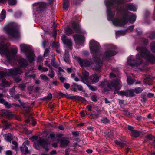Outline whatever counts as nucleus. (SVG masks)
I'll return each mask as SVG.
<instances>
[{
    "label": "nucleus",
    "mask_w": 155,
    "mask_h": 155,
    "mask_svg": "<svg viewBox=\"0 0 155 155\" xmlns=\"http://www.w3.org/2000/svg\"><path fill=\"white\" fill-rule=\"evenodd\" d=\"M138 51L141 52V56H139V53L136 55V58L134 60L132 56H130L128 58L127 64L132 67H137L140 66L142 63V58L143 57L147 61L153 63L155 62V57L150 55L149 51L145 48L138 47L136 48Z\"/></svg>",
    "instance_id": "f257e3e1"
},
{
    "label": "nucleus",
    "mask_w": 155,
    "mask_h": 155,
    "mask_svg": "<svg viewBox=\"0 0 155 155\" xmlns=\"http://www.w3.org/2000/svg\"><path fill=\"white\" fill-rule=\"evenodd\" d=\"M129 17L130 23L134 22L136 20V17L135 15L127 13L123 18H116L113 19L112 20V23L116 26H123L127 23Z\"/></svg>",
    "instance_id": "f03ea898"
},
{
    "label": "nucleus",
    "mask_w": 155,
    "mask_h": 155,
    "mask_svg": "<svg viewBox=\"0 0 155 155\" xmlns=\"http://www.w3.org/2000/svg\"><path fill=\"white\" fill-rule=\"evenodd\" d=\"M3 44L0 46V54L1 55H5L8 60V62L12 65H14V63L16 61V56L15 55L17 53V50L16 48L13 49L10 52L6 48L2 46Z\"/></svg>",
    "instance_id": "7ed1b4c3"
},
{
    "label": "nucleus",
    "mask_w": 155,
    "mask_h": 155,
    "mask_svg": "<svg viewBox=\"0 0 155 155\" xmlns=\"http://www.w3.org/2000/svg\"><path fill=\"white\" fill-rule=\"evenodd\" d=\"M108 87L110 89L114 91V94L117 92L118 94L122 96H128L127 91H122L118 92L117 91V90H120L122 87L121 81L119 79L112 81L108 85Z\"/></svg>",
    "instance_id": "20e7f679"
},
{
    "label": "nucleus",
    "mask_w": 155,
    "mask_h": 155,
    "mask_svg": "<svg viewBox=\"0 0 155 155\" xmlns=\"http://www.w3.org/2000/svg\"><path fill=\"white\" fill-rule=\"evenodd\" d=\"M21 50L25 52L28 61L31 62L34 60L33 51L32 48L28 45L22 44L20 45Z\"/></svg>",
    "instance_id": "39448f33"
},
{
    "label": "nucleus",
    "mask_w": 155,
    "mask_h": 155,
    "mask_svg": "<svg viewBox=\"0 0 155 155\" xmlns=\"http://www.w3.org/2000/svg\"><path fill=\"white\" fill-rule=\"evenodd\" d=\"M55 134L54 133H51L50 134V137L47 140L40 139L39 140V144L43 146L45 151H48L49 150L47 146L49 145L50 143L55 141Z\"/></svg>",
    "instance_id": "423d86ee"
},
{
    "label": "nucleus",
    "mask_w": 155,
    "mask_h": 155,
    "mask_svg": "<svg viewBox=\"0 0 155 155\" xmlns=\"http://www.w3.org/2000/svg\"><path fill=\"white\" fill-rule=\"evenodd\" d=\"M21 72L20 68H18L14 69H11L9 70L8 72L5 73L2 71H0V78H2L5 76H13Z\"/></svg>",
    "instance_id": "0eeeda50"
},
{
    "label": "nucleus",
    "mask_w": 155,
    "mask_h": 155,
    "mask_svg": "<svg viewBox=\"0 0 155 155\" xmlns=\"http://www.w3.org/2000/svg\"><path fill=\"white\" fill-rule=\"evenodd\" d=\"M10 28L6 30L7 34L12 37L17 38L19 36L18 30L16 29L14 26L9 25Z\"/></svg>",
    "instance_id": "6e6552de"
},
{
    "label": "nucleus",
    "mask_w": 155,
    "mask_h": 155,
    "mask_svg": "<svg viewBox=\"0 0 155 155\" xmlns=\"http://www.w3.org/2000/svg\"><path fill=\"white\" fill-rule=\"evenodd\" d=\"M90 43L91 51V52L94 54V56L95 57V55L98 54L99 44L98 42L95 41L94 40H91Z\"/></svg>",
    "instance_id": "1a4fd4ad"
},
{
    "label": "nucleus",
    "mask_w": 155,
    "mask_h": 155,
    "mask_svg": "<svg viewBox=\"0 0 155 155\" xmlns=\"http://www.w3.org/2000/svg\"><path fill=\"white\" fill-rule=\"evenodd\" d=\"M75 59L79 63L81 66L82 67H89L92 64L91 61L86 60H81V58L76 56H74Z\"/></svg>",
    "instance_id": "9d476101"
},
{
    "label": "nucleus",
    "mask_w": 155,
    "mask_h": 155,
    "mask_svg": "<svg viewBox=\"0 0 155 155\" xmlns=\"http://www.w3.org/2000/svg\"><path fill=\"white\" fill-rule=\"evenodd\" d=\"M43 3L41 2H39L33 4V12L35 14L40 13L41 12Z\"/></svg>",
    "instance_id": "9b49d317"
},
{
    "label": "nucleus",
    "mask_w": 155,
    "mask_h": 155,
    "mask_svg": "<svg viewBox=\"0 0 155 155\" xmlns=\"http://www.w3.org/2000/svg\"><path fill=\"white\" fill-rule=\"evenodd\" d=\"M61 39L63 43L71 48L72 44L71 39L66 37L64 35H62Z\"/></svg>",
    "instance_id": "f8f14e48"
},
{
    "label": "nucleus",
    "mask_w": 155,
    "mask_h": 155,
    "mask_svg": "<svg viewBox=\"0 0 155 155\" xmlns=\"http://www.w3.org/2000/svg\"><path fill=\"white\" fill-rule=\"evenodd\" d=\"M73 37L76 44L78 45H81L84 41V37L81 35H73Z\"/></svg>",
    "instance_id": "ddd939ff"
},
{
    "label": "nucleus",
    "mask_w": 155,
    "mask_h": 155,
    "mask_svg": "<svg viewBox=\"0 0 155 155\" xmlns=\"http://www.w3.org/2000/svg\"><path fill=\"white\" fill-rule=\"evenodd\" d=\"M116 54V52L112 50H106L103 56V60L107 59L109 57L114 55Z\"/></svg>",
    "instance_id": "4468645a"
},
{
    "label": "nucleus",
    "mask_w": 155,
    "mask_h": 155,
    "mask_svg": "<svg viewBox=\"0 0 155 155\" xmlns=\"http://www.w3.org/2000/svg\"><path fill=\"white\" fill-rule=\"evenodd\" d=\"M124 2L122 0L118 1L117 0H112L111 2H105L107 7H108L112 6L116 3L117 5L123 3Z\"/></svg>",
    "instance_id": "2eb2a0df"
},
{
    "label": "nucleus",
    "mask_w": 155,
    "mask_h": 155,
    "mask_svg": "<svg viewBox=\"0 0 155 155\" xmlns=\"http://www.w3.org/2000/svg\"><path fill=\"white\" fill-rule=\"evenodd\" d=\"M83 76L81 77V81L83 83H85V81L88 80L89 74L88 72L85 71H83Z\"/></svg>",
    "instance_id": "dca6fc26"
},
{
    "label": "nucleus",
    "mask_w": 155,
    "mask_h": 155,
    "mask_svg": "<svg viewBox=\"0 0 155 155\" xmlns=\"http://www.w3.org/2000/svg\"><path fill=\"white\" fill-rule=\"evenodd\" d=\"M71 26L75 32L79 33L80 31V28L78 24L73 22L72 23Z\"/></svg>",
    "instance_id": "f3484780"
},
{
    "label": "nucleus",
    "mask_w": 155,
    "mask_h": 155,
    "mask_svg": "<svg viewBox=\"0 0 155 155\" xmlns=\"http://www.w3.org/2000/svg\"><path fill=\"white\" fill-rule=\"evenodd\" d=\"M126 9L131 11H136L137 9L136 7L132 4L130 3L126 5Z\"/></svg>",
    "instance_id": "a211bd4d"
},
{
    "label": "nucleus",
    "mask_w": 155,
    "mask_h": 155,
    "mask_svg": "<svg viewBox=\"0 0 155 155\" xmlns=\"http://www.w3.org/2000/svg\"><path fill=\"white\" fill-rule=\"evenodd\" d=\"M107 19L108 20H111L114 16V13H113L109 9H107Z\"/></svg>",
    "instance_id": "6ab92c4d"
},
{
    "label": "nucleus",
    "mask_w": 155,
    "mask_h": 155,
    "mask_svg": "<svg viewBox=\"0 0 155 155\" xmlns=\"http://www.w3.org/2000/svg\"><path fill=\"white\" fill-rule=\"evenodd\" d=\"M92 79V82L93 84L97 83L99 80V77L98 75L97 74H95L91 77Z\"/></svg>",
    "instance_id": "aec40b11"
},
{
    "label": "nucleus",
    "mask_w": 155,
    "mask_h": 155,
    "mask_svg": "<svg viewBox=\"0 0 155 155\" xmlns=\"http://www.w3.org/2000/svg\"><path fill=\"white\" fill-rule=\"evenodd\" d=\"M18 62L20 65L23 67L26 66L27 64V62L23 58H20L18 61Z\"/></svg>",
    "instance_id": "412c9836"
},
{
    "label": "nucleus",
    "mask_w": 155,
    "mask_h": 155,
    "mask_svg": "<svg viewBox=\"0 0 155 155\" xmlns=\"http://www.w3.org/2000/svg\"><path fill=\"white\" fill-rule=\"evenodd\" d=\"M69 142L67 140L64 139H61L60 141V143L61 146H67L69 143Z\"/></svg>",
    "instance_id": "4be33fe9"
},
{
    "label": "nucleus",
    "mask_w": 155,
    "mask_h": 155,
    "mask_svg": "<svg viewBox=\"0 0 155 155\" xmlns=\"http://www.w3.org/2000/svg\"><path fill=\"white\" fill-rule=\"evenodd\" d=\"M69 7V2L68 0H64V10L66 11Z\"/></svg>",
    "instance_id": "5701e85b"
},
{
    "label": "nucleus",
    "mask_w": 155,
    "mask_h": 155,
    "mask_svg": "<svg viewBox=\"0 0 155 155\" xmlns=\"http://www.w3.org/2000/svg\"><path fill=\"white\" fill-rule=\"evenodd\" d=\"M154 79V78L152 77H149L144 80V82L145 84H147L149 85L151 84L150 83V80H153Z\"/></svg>",
    "instance_id": "b1692460"
},
{
    "label": "nucleus",
    "mask_w": 155,
    "mask_h": 155,
    "mask_svg": "<svg viewBox=\"0 0 155 155\" xmlns=\"http://www.w3.org/2000/svg\"><path fill=\"white\" fill-rule=\"evenodd\" d=\"M97 59H96L95 58H94V60L96 61L97 62H98V64H97V66L95 68V69L96 70H98L102 66V63H101L99 61L100 60L98 58H97Z\"/></svg>",
    "instance_id": "393cba45"
},
{
    "label": "nucleus",
    "mask_w": 155,
    "mask_h": 155,
    "mask_svg": "<svg viewBox=\"0 0 155 155\" xmlns=\"http://www.w3.org/2000/svg\"><path fill=\"white\" fill-rule=\"evenodd\" d=\"M20 149L22 152L26 153H28L29 152L28 150V147L26 146H21L20 147Z\"/></svg>",
    "instance_id": "a878e982"
},
{
    "label": "nucleus",
    "mask_w": 155,
    "mask_h": 155,
    "mask_svg": "<svg viewBox=\"0 0 155 155\" xmlns=\"http://www.w3.org/2000/svg\"><path fill=\"white\" fill-rule=\"evenodd\" d=\"M126 33V31H119L116 32V36H119L124 35Z\"/></svg>",
    "instance_id": "bb28decb"
},
{
    "label": "nucleus",
    "mask_w": 155,
    "mask_h": 155,
    "mask_svg": "<svg viewBox=\"0 0 155 155\" xmlns=\"http://www.w3.org/2000/svg\"><path fill=\"white\" fill-rule=\"evenodd\" d=\"M65 97L68 99H78V97L76 96H71L69 95L66 94H65Z\"/></svg>",
    "instance_id": "cd10ccee"
},
{
    "label": "nucleus",
    "mask_w": 155,
    "mask_h": 155,
    "mask_svg": "<svg viewBox=\"0 0 155 155\" xmlns=\"http://www.w3.org/2000/svg\"><path fill=\"white\" fill-rule=\"evenodd\" d=\"M6 11L3 10L0 14V18L1 19H4L5 18Z\"/></svg>",
    "instance_id": "c85d7f7f"
},
{
    "label": "nucleus",
    "mask_w": 155,
    "mask_h": 155,
    "mask_svg": "<svg viewBox=\"0 0 155 155\" xmlns=\"http://www.w3.org/2000/svg\"><path fill=\"white\" fill-rule=\"evenodd\" d=\"M2 85L3 86H9V84L5 79H3L2 81Z\"/></svg>",
    "instance_id": "c756f323"
},
{
    "label": "nucleus",
    "mask_w": 155,
    "mask_h": 155,
    "mask_svg": "<svg viewBox=\"0 0 155 155\" xmlns=\"http://www.w3.org/2000/svg\"><path fill=\"white\" fill-rule=\"evenodd\" d=\"M38 69L40 71L43 72H45L47 71H48V69L47 68H43L40 65H39L38 66Z\"/></svg>",
    "instance_id": "7c9ffc66"
},
{
    "label": "nucleus",
    "mask_w": 155,
    "mask_h": 155,
    "mask_svg": "<svg viewBox=\"0 0 155 155\" xmlns=\"http://www.w3.org/2000/svg\"><path fill=\"white\" fill-rule=\"evenodd\" d=\"M130 133L132 136L134 137H138L139 135V133L137 131L134 130L132 131Z\"/></svg>",
    "instance_id": "2f4dec72"
},
{
    "label": "nucleus",
    "mask_w": 155,
    "mask_h": 155,
    "mask_svg": "<svg viewBox=\"0 0 155 155\" xmlns=\"http://www.w3.org/2000/svg\"><path fill=\"white\" fill-rule=\"evenodd\" d=\"M127 81L128 84L129 85L132 84L134 82V80L132 79V78L130 77H127Z\"/></svg>",
    "instance_id": "473e14b6"
},
{
    "label": "nucleus",
    "mask_w": 155,
    "mask_h": 155,
    "mask_svg": "<svg viewBox=\"0 0 155 155\" xmlns=\"http://www.w3.org/2000/svg\"><path fill=\"white\" fill-rule=\"evenodd\" d=\"M143 90V89L140 87H137L135 89L134 92L137 94L141 93Z\"/></svg>",
    "instance_id": "72a5a7b5"
},
{
    "label": "nucleus",
    "mask_w": 155,
    "mask_h": 155,
    "mask_svg": "<svg viewBox=\"0 0 155 155\" xmlns=\"http://www.w3.org/2000/svg\"><path fill=\"white\" fill-rule=\"evenodd\" d=\"M115 143L116 144L120 145L121 147H123L124 144L122 140H115Z\"/></svg>",
    "instance_id": "f704fd0d"
},
{
    "label": "nucleus",
    "mask_w": 155,
    "mask_h": 155,
    "mask_svg": "<svg viewBox=\"0 0 155 155\" xmlns=\"http://www.w3.org/2000/svg\"><path fill=\"white\" fill-rule=\"evenodd\" d=\"M101 121L103 123L105 124L109 123L110 122V120L106 118H104L102 119Z\"/></svg>",
    "instance_id": "c9c22d12"
},
{
    "label": "nucleus",
    "mask_w": 155,
    "mask_h": 155,
    "mask_svg": "<svg viewBox=\"0 0 155 155\" xmlns=\"http://www.w3.org/2000/svg\"><path fill=\"white\" fill-rule=\"evenodd\" d=\"M85 84H86V85L89 87V89H90L91 90L93 91H94L96 90V88L95 87L92 86L90 85L89 83H85Z\"/></svg>",
    "instance_id": "e433bc0d"
},
{
    "label": "nucleus",
    "mask_w": 155,
    "mask_h": 155,
    "mask_svg": "<svg viewBox=\"0 0 155 155\" xmlns=\"http://www.w3.org/2000/svg\"><path fill=\"white\" fill-rule=\"evenodd\" d=\"M134 91L133 90H127L128 96H133L134 95Z\"/></svg>",
    "instance_id": "4c0bfd02"
},
{
    "label": "nucleus",
    "mask_w": 155,
    "mask_h": 155,
    "mask_svg": "<svg viewBox=\"0 0 155 155\" xmlns=\"http://www.w3.org/2000/svg\"><path fill=\"white\" fill-rule=\"evenodd\" d=\"M66 33L67 35H69L73 33V31L69 28L67 27L66 29Z\"/></svg>",
    "instance_id": "58836bf2"
},
{
    "label": "nucleus",
    "mask_w": 155,
    "mask_h": 155,
    "mask_svg": "<svg viewBox=\"0 0 155 155\" xmlns=\"http://www.w3.org/2000/svg\"><path fill=\"white\" fill-rule=\"evenodd\" d=\"M12 148L13 149H16L18 146L17 143L15 141H13L12 143Z\"/></svg>",
    "instance_id": "ea45409f"
},
{
    "label": "nucleus",
    "mask_w": 155,
    "mask_h": 155,
    "mask_svg": "<svg viewBox=\"0 0 155 155\" xmlns=\"http://www.w3.org/2000/svg\"><path fill=\"white\" fill-rule=\"evenodd\" d=\"M51 64L54 67L57 68L58 67V65L55 62L54 60H53L51 61Z\"/></svg>",
    "instance_id": "a19ab883"
},
{
    "label": "nucleus",
    "mask_w": 155,
    "mask_h": 155,
    "mask_svg": "<svg viewBox=\"0 0 155 155\" xmlns=\"http://www.w3.org/2000/svg\"><path fill=\"white\" fill-rule=\"evenodd\" d=\"M3 103L4 105L5 106V107L7 108H9L11 107V104L7 102H5L4 101Z\"/></svg>",
    "instance_id": "79ce46f5"
},
{
    "label": "nucleus",
    "mask_w": 155,
    "mask_h": 155,
    "mask_svg": "<svg viewBox=\"0 0 155 155\" xmlns=\"http://www.w3.org/2000/svg\"><path fill=\"white\" fill-rule=\"evenodd\" d=\"M151 47L152 51L155 52V42H152L151 44Z\"/></svg>",
    "instance_id": "37998d69"
},
{
    "label": "nucleus",
    "mask_w": 155,
    "mask_h": 155,
    "mask_svg": "<svg viewBox=\"0 0 155 155\" xmlns=\"http://www.w3.org/2000/svg\"><path fill=\"white\" fill-rule=\"evenodd\" d=\"M9 3L10 5H13L16 3V0H9Z\"/></svg>",
    "instance_id": "c03bdc74"
},
{
    "label": "nucleus",
    "mask_w": 155,
    "mask_h": 155,
    "mask_svg": "<svg viewBox=\"0 0 155 155\" xmlns=\"http://www.w3.org/2000/svg\"><path fill=\"white\" fill-rule=\"evenodd\" d=\"M50 74H49L48 75L51 78H52L54 76V73L53 71L51 70L50 71Z\"/></svg>",
    "instance_id": "a18cd8bd"
},
{
    "label": "nucleus",
    "mask_w": 155,
    "mask_h": 155,
    "mask_svg": "<svg viewBox=\"0 0 155 155\" xmlns=\"http://www.w3.org/2000/svg\"><path fill=\"white\" fill-rule=\"evenodd\" d=\"M69 55L68 54H65L64 57V61L65 62H67L68 61Z\"/></svg>",
    "instance_id": "49530a36"
},
{
    "label": "nucleus",
    "mask_w": 155,
    "mask_h": 155,
    "mask_svg": "<svg viewBox=\"0 0 155 155\" xmlns=\"http://www.w3.org/2000/svg\"><path fill=\"white\" fill-rule=\"evenodd\" d=\"M41 78L45 81H48V77L45 75H42L41 76Z\"/></svg>",
    "instance_id": "de8ad7c7"
},
{
    "label": "nucleus",
    "mask_w": 155,
    "mask_h": 155,
    "mask_svg": "<svg viewBox=\"0 0 155 155\" xmlns=\"http://www.w3.org/2000/svg\"><path fill=\"white\" fill-rule=\"evenodd\" d=\"M29 145V142L28 140L25 141L23 143V146H28Z\"/></svg>",
    "instance_id": "09e8293b"
},
{
    "label": "nucleus",
    "mask_w": 155,
    "mask_h": 155,
    "mask_svg": "<svg viewBox=\"0 0 155 155\" xmlns=\"http://www.w3.org/2000/svg\"><path fill=\"white\" fill-rule=\"evenodd\" d=\"M152 135L149 134L146 136V137L147 140H150L152 139Z\"/></svg>",
    "instance_id": "8fccbe9b"
},
{
    "label": "nucleus",
    "mask_w": 155,
    "mask_h": 155,
    "mask_svg": "<svg viewBox=\"0 0 155 155\" xmlns=\"http://www.w3.org/2000/svg\"><path fill=\"white\" fill-rule=\"evenodd\" d=\"M3 97V95L1 94H0V103H2L4 101V100L2 98Z\"/></svg>",
    "instance_id": "3c124183"
},
{
    "label": "nucleus",
    "mask_w": 155,
    "mask_h": 155,
    "mask_svg": "<svg viewBox=\"0 0 155 155\" xmlns=\"http://www.w3.org/2000/svg\"><path fill=\"white\" fill-rule=\"evenodd\" d=\"M49 50L47 49L45 50V51L44 54V57H45L49 53Z\"/></svg>",
    "instance_id": "603ef678"
},
{
    "label": "nucleus",
    "mask_w": 155,
    "mask_h": 155,
    "mask_svg": "<svg viewBox=\"0 0 155 155\" xmlns=\"http://www.w3.org/2000/svg\"><path fill=\"white\" fill-rule=\"evenodd\" d=\"M1 114L2 117L6 115V111L5 110H2L1 111Z\"/></svg>",
    "instance_id": "864d4df0"
},
{
    "label": "nucleus",
    "mask_w": 155,
    "mask_h": 155,
    "mask_svg": "<svg viewBox=\"0 0 155 155\" xmlns=\"http://www.w3.org/2000/svg\"><path fill=\"white\" fill-rule=\"evenodd\" d=\"M64 86L66 89H68L70 87V85L68 83H64Z\"/></svg>",
    "instance_id": "5fc2aeb1"
},
{
    "label": "nucleus",
    "mask_w": 155,
    "mask_h": 155,
    "mask_svg": "<svg viewBox=\"0 0 155 155\" xmlns=\"http://www.w3.org/2000/svg\"><path fill=\"white\" fill-rule=\"evenodd\" d=\"M21 13L20 12H17L15 14V16L16 17L18 18L21 16Z\"/></svg>",
    "instance_id": "6e6d98bb"
},
{
    "label": "nucleus",
    "mask_w": 155,
    "mask_h": 155,
    "mask_svg": "<svg viewBox=\"0 0 155 155\" xmlns=\"http://www.w3.org/2000/svg\"><path fill=\"white\" fill-rule=\"evenodd\" d=\"M91 99L92 100L94 101L95 102L97 101V97L95 95H93Z\"/></svg>",
    "instance_id": "4d7b16f0"
},
{
    "label": "nucleus",
    "mask_w": 155,
    "mask_h": 155,
    "mask_svg": "<svg viewBox=\"0 0 155 155\" xmlns=\"http://www.w3.org/2000/svg\"><path fill=\"white\" fill-rule=\"evenodd\" d=\"M12 152L10 150H7L6 152V155H12Z\"/></svg>",
    "instance_id": "13d9d810"
},
{
    "label": "nucleus",
    "mask_w": 155,
    "mask_h": 155,
    "mask_svg": "<svg viewBox=\"0 0 155 155\" xmlns=\"http://www.w3.org/2000/svg\"><path fill=\"white\" fill-rule=\"evenodd\" d=\"M52 97V94L51 93H49L48 95V96L46 98L47 99L49 100Z\"/></svg>",
    "instance_id": "bf43d9fd"
},
{
    "label": "nucleus",
    "mask_w": 155,
    "mask_h": 155,
    "mask_svg": "<svg viewBox=\"0 0 155 155\" xmlns=\"http://www.w3.org/2000/svg\"><path fill=\"white\" fill-rule=\"evenodd\" d=\"M77 87L78 90L80 91H82L83 90V88L82 86L81 85H78Z\"/></svg>",
    "instance_id": "052dcab7"
},
{
    "label": "nucleus",
    "mask_w": 155,
    "mask_h": 155,
    "mask_svg": "<svg viewBox=\"0 0 155 155\" xmlns=\"http://www.w3.org/2000/svg\"><path fill=\"white\" fill-rule=\"evenodd\" d=\"M128 129L130 131V133H131L132 131L134 130L132 126H128Z\"/></svg>",
    "instance_id": "680f3d73"
},
{
    "label": "nucleus",
    "mask_w": 155,
    "mask_h": 155,
    "mask_svg": "<svg viewBox=\"0 0 155 155\" xmlns=\"http://www.w3.org/2000/svg\"><path fill=\"white\" fill-rule=\"evenodd\" d=\"M48 61H45V64L46 66L49 67L50 68H51V67L50 63H48Z\"/></svg>",
    "instance_id": "e2e57ef3"
},
{
    "label": "nucleus",
    "mask_w": 155,
    "mask_h": 155,
    "mask_svg": "<svg viewBox=\"0 0 155 155\" xmlns=\"http://www.w3.org/2000/svg\"><path fill=\"white\" fill-rule=\"evenodd\" d=\"M54 46L56 48H58L59 47V44L58 43H55L54 44Z\"/></svg>",
    "instance_id": "0e129e2a"
},
{
    "label": "nucleus",
    "mask_w": 155,
    "mask_h": 155,
    "mask_svg": "<svg viewBox=\"0 0 155 155\" xmlns=\"http://www.w3.org/2000/svg\"><path fill=\"white\" fill-rule=\"evenodd\" d=\"M60 79L61 82H63L65 81V78L61 76L60 77Z\"/></svg>",
    "instance_id": "69168bd1"
},
{
    "label": "nucleus",
    "mask_w": 155,
    "mask_h": 155,
    "mask_svg": "<svg viewBox=\"0 0 155 155\" xmlns=\"http://www.w3.org/2000/svg\"><path fill=\"white\" fill-rule=\"evenodd\" d=\"M154 95V94L152 93H149L147 95V96L149 97H151Z\"/></svg>",
    "instance_id": "338daca9"
},
{
    "label": "nucleus",
    "mask_w": 155,
    "mask_h": 155,
    "mask_svg": "<svg viewBox=\"0 0 155 155\" xmlns=\"http://www.w3.org/2000/svg\"><path fill=\"white\" fill-rule=\"evenodd\" d=\"M115 77V75L113 73H111L110 74V78H113Z\"/></svg>",
    "instance_id": "774afa93"
}]
</instances>
